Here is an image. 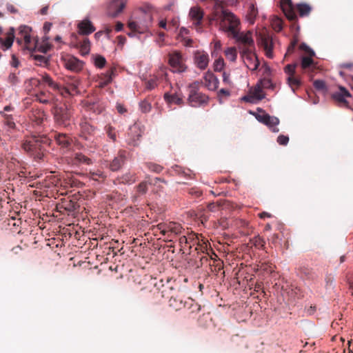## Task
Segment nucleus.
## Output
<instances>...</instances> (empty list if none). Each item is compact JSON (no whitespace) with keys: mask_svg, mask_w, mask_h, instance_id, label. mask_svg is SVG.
Returning a JSON list of instances; mask_svg holds the SVG:
<instances>
[{"mask_svg":"<svg viewBox=\"0 0 353 353\" xmlns=\"http://www.w3.org/2000/svg\"><path fill=\"white\" fill-rule=\"evenodd\" d=\"M65 86H61L54 82L50 75L45 74L37 80L39 85H47L53 90L57 91L63 97L74 96L79 94V80L76 76H66L64 77Z\"/></svg>","mask_w":353,"mask_h":353,"instance_id":"obj_1","label":"nucleus"},{"mask_svg":"<svg viewBox=\"0 0 353 353\" xmlns=\"http://www.w3.org/2000/svg\"><path fill=\"white\" fill-rule=\"evenodd\" d=\"M50 141V139L46 135L33 136L25 140L21 147L34 159L41 160L44 157Z\"/></svg>","mask_w":353,"mask_h":353,"instance_id":"obj_2","label":"nucleus"},{"mask_svg":"<svg viewBox=\"0 0 353 353\" xmlns=\"http://www.w3.org/2000/svg\"><path fill=\"white\" fill-rule=\"evenodd\" d=\"M201 83L195 81L188 85V103L193 108L205 107L209 103L208 95L200 91Z\"/></svg>","mask_w":353,"mask_h":353,"instance_id":"obj_3","label":"nucleus"},{"mask_svg":"<svg viewBox=\"0 0 353 353\" xmlns=\"http://www.w3.org/2000/svg\"><path fill=\"white\" fill-rule=\"evenodd\" d=\"M220 29L225 32L230 33L232 37H236L237 30L240 25V20L232 12L223 10L220 13Z\"/></svg>","mask_w":353,"mask_h":353,"instance_id":"obj_4","label":"nucleus"},{"mask_svg":"<svg viewBox=\"0 0 353 353\" xmlns=\"http://www.w3.org/2000/svg\"><path fill=\"white\" fill-rule=\"evenodd\" d=\"M162 296L169 299V305L176 310H179L184 306L185 297L183 292L175 290L172 286L163 285Z\"/></svg>","mask_w":353,"mask_h":353,"instance_id":"obj_5","label":"nucleus"},{"mask_svg":"<svg viewBox=\"0 0 353 353\" xmlns=\"http://www.w3.org/2000/svg\"><path fill=\"white\" fill-rule=\"evenodd\" d=\"M179 243L183 253L188 251V254H192L194 250L203 248V244L199 242L198 237L194 233H189L188 236L182 235L179 239Z\"/></svg>","mask_w":353,"mask_h":353,"instance_id":"obj_6","label":"nucleus"},{"mask_svg":"<svg viewBox=\"0 0 353 353\" xmlns=\"http://www.w3.org/2000/svg\"><path fill=\"white\" fill-rule=\"evenodd\" d=\"M53 114L55 123L58 126L68 128L70 125L72 112L68 107H55Z\"/></svg>","mask_w":353,"mask_h":353,"instance_id":"obj_7","label":"nucleus"},{"mask_svg":"<svg viewBox=\"0 0 353 353\" xmlns=\"http://www.w3.org/2000/svg\"><path fill=\"white\" fill-rule=\"evenodd\" d=\"M241 57L247 66L251 70H256L259 65V61L254 52V49L252 48H240Z\"/></svg>","mask_w":353,"mask_h":353,"instance_id":"obj_8","label":"nucleus"},{"mask_svg":"<svg viewBox=\"0 0 353 353\" xmlns=\"http://www.w3.org/2000/svg\"><path fill=\"white\" fill-rule=\"evenodd\" d=\"M168 63L174 72H183L186 70L183 56L179 51L174 50L168 54Z\"/></svg>","mask_w":353,"mask_h":353,"instance_id":"obj_9","label":"nucleus"},{"mask_svg":"<svg viewBox=\"0 0 353 353\" xmlns=\"http://www.w3.org/2000/svg\"><path fill=\"white\" fill-rule=\"evenodd\" d=\"M127 0H110L107 5V14L108 16L117 17L125 7Z\"/></svg>","mask_w":353,"mask_h":353,"instance_id":"obj_10","label":"nucleus"},{"mask_svg":"<svg viewBox=\"0 0 353 353\" xmlns=\"http://www.w3.org/2000/svg\"><path fill=\"white\" fill-rule=\"evenodd\" d=\"M65 68L74 72H78L83 69V63L77 57L66 54L61 58Z\"/></svg>","mask_w":353,"mask_h":353,"instance_id":"obj_11","label":"nucleus"},{"mask_svg":"<svg viewBox=\"0 0 353 353\" xmlns=\"http://www.w3.org/2000/svg\"><path fill=\"white\" fill-rule=\"evenodd\" d=\"M141 137V130L137 125L134 124L129 128L125 141L129 146L136 147L139 145Z\"/></svg>","mask_w":353,"mask_h":353,"instance_id":"obj_12","label":"nucleus"},{"mask_svg":"<svg viewBox=\"0 0 353 353\" xmlns=\"http://www.w3.org/2000/svg\"><path fill=\"white\" fill-rule=\"evenodd\" d=\"M95 133V128L89 122L84 120L80 123V134L81 138L88 141H93Z\"/></svg>","mask_w":353,"mask_h":353,"instance_id":"obj_13","label":"nucleus"},{"mask_svg":"<svg viewBox=\"0 0 353 353\" xmlns=\"http://www.w3.org/2000/svg\"><path fill=\"white\" fill-rule=\"evenodd\" d=\"M350 92L343 86L339 87V90L334 92L332 95V99L338 103L341 107L349 108V103L346 100L347 97H351Z\"/></svg>","mask_w":353,"mask_h":353,"instance_id":"obj_14","label":"nucleus"},{"mask_svg":"<svg viewBox=\"0 0 353 353\" xmlns=\"http://www.w3.org/2000/svg\"><path fill=\"white\" fill-rule=\"evenodd\" d=\"M52 137L61 148L69 150L71 148L72 139L68 134L54 132Z\"/></svg>","mask_w":353,"mask_h":353,"instance_id":"obj_15","label":"nucleus"},{"mask_svg":"<svg viewBox=\"0 0 353 353\" xmlns=\"http://www.w3.org/2000/svg\"><path fill=\"white\" fill-rule=\"evenodd\" d=\"M281 8L289 21H294L296 20L297 16L294 7L290 0H281Z\"/></svg>","mask_w":353,"mask_h":353,"instance_id":"obj_16","label":"nucleus"},{"mask_svg":"<svg viewBox=\"0 0 353 353\" xmlns=\"http://www.w3.org/2000/svg\"><path fill=\"white\" fill-rule=\"evenodd\" d=\"M194 63L201 70H205L209 63V55L205 51L196 50L194 54Z\"/></svg>","mask_w":353,"mask_h":353,"instance_id":"obj_17","label":"nucleus"},{"mask_svg":"<svg viewBox=\"0 0 353 353\" xmlns=\"http://www.w3.org/2000/svg\"><path fill=\"white\" fill-rule=\"evenodd\" d=\"M261 44L265 51V54L268 58H272L273 41L271 36L268 33L260 34Z\"/></svg>","mask_w":353,"mask_h":353,"instance_id":"obj_18","label":"nucleus"},{"mask_svg":"<svg viewBox=\"0 0 353 353\" xmlns=\"http://www.w3.org/2000/svg\"><path fill=\"white\" fill-rule=\"evenodd\" d=\"M232 37L243 44L241 48H252V49H254V40L250 32H248L247 33H240L239 29H238L236 37Z\"/></svg>","mask_w":353,"mask_h":353,"instance_id":"obj_19","label":"nucleus"},{"mask_svg":"<svg viewBox=\"0 0 353 353\" xmlns=\"http://www.w3.org/2000/svg\"><path fill=\"white\" fill-rule=\"evenodd\" d=\"M71 163L75 166L90 165L93 163V161L83 153L77 152L71 158Z\"/></svg>","mask_w":353,"mask_h":353,"instance_id":"obj_20","label":"nucleus"},{"mask_svg":"<svg viewBox=\"0 0 353 353\" xmlns=\"http://www.w3.org/2000/svg\"><path fill=\"white\" fill-rule=\"evenodd\" d=\"M203 79L205 81V86L209 90L214 91L218 88L219 81L212 72L208 71L205 72Z\"/></svg>","mask_w":353,"mask_h":353,"instance_id":"obj_21","label":"nucleus"},{"mask_svg":"<svg viewBox=\"0 0 353 353\" xmlns=\"http://www.w3.org/2000/svg\"><path fill=\"white\" fill-rule=\"evenodd\" d=\"M204 250H206V246L203 245L202 249L199 248V250H195L197 253V258L199 259V262L197 263V267H202L205 265H209L211 266L210 261L213 260L212 255H210L208 252H205Z\"/></svg>","mask_w":353,"mask_h":353,"instance_id":"obj_22","label":"nucleus"},{"mask_svg":"<svg viewBox=\"0 0 353 353\" xmlns=\"http://www.w3.org/2000/svg\"><path fill=\"white\" fill-rule=\"evenodd\" d=\"M126 159V151L119 150L117 157L110 164V168L112 171L119 170L124 164Z\"/></svg>","mask_w":353,"mask_h":353,"instance_id":"obj_23","label":"nucleus"},{"mask_svg":"<svg viewBox=\"0 0 353 353\" xmlns=\"http://www.w3.org/2000/svg\"><path fill=\"white\" fill-rule=\"evenodd\" d=\"M189 16L191 20L193 21L194 26L196 28H201L203 18V10L199 7H192L190 10Z\"/></svg>","mask_w":353,"mask_h":353,"instance_id":"obj_24","label":"nucleus"},{"mask_svg":"<svg viewBox=\"0 0 353 353\" xmlns=\"http://www.w3.org/2000/svg\"><path fill=\"white\" fill-rule=\"evenodd\" d=\"M31 29L26 26H22L19 28V34L23 37V43L27 49L31 50L34 48V44L32 41L30 34Z\"/></svg>","mask_w":353,"mask_h":353,"instance_id":"obj_25","label":"nucleus"},{"mask_svg":"<svg viewBox=\"0 0 353 353\" xmlns=\"http://www.w3.org/2000/svg\"><path fill=\"white\" fill-rule=\"evenodd\" d=\"M30 118L31 121L37 125H40L43 123L45 119H46V114L41 109L35 108L32 109Z\"/></svg>","mask_w":353,"mask_h":353,"instance_id":"obj_26","label":"nucleus"},{"mask_svg":"<svg viewBox=\"0 0 353 353\" xmlns=\"http://www.w3.org/2000/svg\"><path fill=\"white\" fill-rule=\"evenodd\" d=\"M79 32L81 34L88 35L95 31V28L88 19H84L78 23Z\"/></svg>","mask_w":353,"mask_h":353,"instance_id":"obj_27","label":"nucleus"},{"mask_svg":"<svg viewBox=\"0 0 353 353\" xmlns=\"http://www.w3.org/2000/svg\"><path fill=\"white\" fill-rule=\"evenodd\" d=\"M312 57H303L301 58V66L305 72H313L316 69V63Z\"/></svg>","mask_w":353,"mask_h":353,"instance_id":"obj_28","label":"nucleus"},{"mask_svg":"<svg viewBox=\"0 0 353 353\" xmlns=\"http://www.w3.org/2000/svg\"><path fill=\"white\" fill-rule=\"evenodd\" d=\"M167 229V237L171 239L174 236L181 234L184 231L181 224L175 222L168 223Z\"/></svg>","mask_w":353,"mask_h":353,"instance_id":"obj_29","label":"nucleus"},{"mask_svg":"<svg viewBox=\"0 0 353 353\" xmlns=\"http://www.w3.org/2000/svg\"><path fill=\"white\" fill-rule=\"evenodd\" d=\"M115 68H110L105 73H102L99 76V86L104 88L112 81L113 76L115 72Z\"/></svg>","mask_w":353,"mask_h":353,"instance_id":"obj_30","label":"nucleus"},{"mask_svg":"<svg viewBox=\"0 0 353 353\" xmlns=\"http://www.w3.org/2000/svg\"><path fill=\"white\" fill-rule=\"evenodd\" d=\"M14 39V29L11 28L7 33V37L6 39L0 38V42L1 45L5 48L3 50L10 48L13 43Z\"/></svg>","mask_w":353,"mask_h":353,"instance_id":"obj_31","label":"nucleus"},{"mask_svg":"<svg viewBox=\"0 0 353 353\" xmlns=\"http://www.w3.org/2000/svg\"><path fill=\"white\" fill-rule=\"evenodd\" d=\"M137 174L135 173L128 172L122 175L121 177L117 178V181L119 183L123 184H132L137 181Z\"/></svg>","mask_w":353,"mask_h":353,"instance_id":"obj_32","label":"nucleus"},{"mask_svg":"<svg viewBox=\"0 0 353 353\" xmlns=\"http://www.w3.org/2000/svg\"><path fill=\"white\" fill-rule=\"evenodd\" d=\"M164 99L169 103H174L179 105L183 104V98L176 94H170L168 93H165L164 95Z\"/></svg>","mask_w":353,"mask_h":353,"instance_id":"obj_33","label":"nucleus"},{"mask_svg":"<svg viewBox=\"0 0 353 353\" xmlns=\"http://www.w3.org/2000/svg\"><path fill=\"white\" fill-rule=\"evenodd\" d=\"M85 106L88 110L96 114H100L103 110V107L97 101H87Z\"/></svg>","mask_w":353,"mask_h":353,"instance_id":"obj_34","label":"nucleus"},{"mask_svg":"<svg viewBox=\"0 0 353 353\" xmlns=\"http://www.w3.org/2000/svg\"><path fill=\"white\" fill-rule=\"evenodd\" d=\"M153 99V97L148 96L139 103V108L142 112L147 113L151 110V102L152 101Z\"/></svg>","mask_w":353,"mask_h":353,"instance_id":"obj_35","label":"nucleus"},{"mask_svg":"<svg viewBox=\"0 0 353 353\" xmlns=\"http://www.w3.org/2000/svg\"><path fill=\"white\" fill-rule=\"evenodd\" d=\"M1 114L3 117V123L6 126L8 127V131L14 130L16 128V124L14 121L12 116L11 114H8L3 112H1Z\"/></svg>","mask_w":353,"mask_h":353,"instance_id":"obj_36","label":"nucleus"},{"mask_svg":"<svg viewBox=\"0 0 353 353\" xmlns=\"http://www.w3.org/2000/svg\"><path fill=\"white\" fill-rule=\"evenodd\" d=\"M89 177L90 179L98 181L99 183L103 182L106 179V175L101 170L90 171L89 172Z\"/></svg>","mask_w":353,"mask_h":353,"instance_id":"obj_37","label":"nucleus"},{"mask_svg":"<svg viewBox=\"0 0 353 353\" xmlns=\"http://www.w3.org/2000/svg\"><path fill=\"white\" fill-rule=\"evenodd\" d=\"M296 10L300 17L308 16L312 10V8L307 3H299L296 5Z\"/></svg>","mask_w":353,"mask_h":353,"instance_id":"obj_38","label":"nucleus"},{"mask_svg":"<svg viewBox=\"0 0 353 353\" xmlns=\"http://www.w3.org/2000/svg\"><path fill=\"white\" fill-rule=\"evenodd\" d=\"M287 83L294 92L301 85L300 79L298 77H295V75L288 76V77L287 78Z\"/></svg>","mask_w":353,"mask_h":353,"instance_id":"obj_39","label":"nucleus"},{"mask_svg":"<svg viewBox=\"0 0 353 353\" xmlns=\"http://www.w3.org/2000/svg\"><path fill=\"white\" fill-rule=\"evenodd\" d=\"M279 123V119L276 117L269 115L267 119V123H265L273 132H279V128L276 127Z\"/></svg>","mask_w":353,"mask_h":353,"instance_id":"obj_40","label":"nucleus"},{"mask_svg":"<svg viewBox=\"0 0 353 353\" xmlns=\"http://www.w3.org/2000/svg\"><path fill=\"white\" fill-rule=\"evenodd\" d=\"M258 14V10L254 6V4H250L248 10V12L246 15L248 21L253 24L254 23L255 19Z\"/></svg>","mask_w":353,"mask_h":353,"instance_id":"obj_41","label":"nucleus"},{"mask_svg":"<svg viewBox=\"0 0 353 353\" xmlns=\"http://www.w3.org/2000/svg\"><path fill=\"white\" fill-rule=\"evenodd\" d=\"M137 194L134 196V199H136L139 196L143 195L148 192V183L142 181L135 187Z\"/></svg>","mask_w":353,"mask_h":353,"instance_id":"obj_42","label":"nucleus"},{"mask_svg":"<svg viewBox=\"0 0 353 353\" xmlns=\"http://www.w3.org/2000/svg\"><path fill=\"white\" fill-rule=\"evenodd\" d=\"M79 47L82 55H86L90 52V41L88 38H85L82 41L79 42Z\"/></svg>","mask_w":353,"mask_h":353,"instance_id":"obj_43","label":"nucleus"},{"mask_svg":"<svg viewBox=\"0 0 353 353\" xmlns=\"http://www.w3.org/2000/svg\"><path fill=\"white\" fill-rule=\"evenodd\" d=\"M250 243L258 249H265V242L261 236H257L250 239Z\"/></svg>","mask_w":353,"mask_h":353,"instance_id":"obj_44","label":"nucleus"},{"mask_svg":"<svg viewBox=\"0 0 353 353\" xmlns=\"http://www.w3.org/2000/svg\"><path fill=\"white\" fill-rule=\"evenodd\" d=\"M104 130L111 141L113 142L117 141V131L114 127L110 125H107L105 126Z\"/></svg>","mask_w":353,"mask_h":353,"instance_id":"obj_45","label":"nucleus"},{"mask_svg":"<svg viewBox=\"0 0 353 353\" xmlns=\"http://www.w3.org/2000/svg\"><path fill=\"white\" fill-rule=\"evenodd\" d=\"M128 27L131 31L139 34H142L145 31V28H141L136 21H129L128 23Z\"/></svg>","mask_w":353,"mask_h":353,"instance_id":"obj_46","label":"nucleus"},{"mask_svg":"<svg viewBox=\"0 0 353 353\" xmlns=\"http://www.w3.org/2000/svg\"><path fill=\"white\" fill-rule=\"evenodd\" d=\"M225 55L228 59L231 61H235L237 57L236 49L234 47H230L225 50Z\"/></svg>","mask_w":353,"mask_h":353,"instance_id":"obj_47","label":"nucleus"},{"mask_svg":"<svg viewBox=\"0 0 353 353\" xmlns=\"http://www.w3.org/2000/svg\"><path fill=\"white\" fill-rule=\"evenodd\" d=\"M172 172H173L174 174L184 176L185 177H189L190 178V174L189 173L190 170H188L187 171L181 168L179 165H174L172 167Z\"/></svg>","mask_w":353,"mask_h":353,"instance_id":"obj_48","label":"nucleus"},{"mask_svg":"<svg viewBox=\"0 0 353 353\" xmlns=\"http://www.w3.org/2000/svg\"><path fill=\"white\" fill-rule=\"evenodd\" d=\"M37 98L42 103H48L52 99V95L50 93L47 94L44 92L41 91L39 94L37 95Z\"/></svg>","mask_w":353,"mask_h":353,"instance_id":"obj_49","label":"nucleus"},{"mask_svg":"<svg viewBox=\"0 0 353 353\" xmlns=\"http://www.w3.org/2000/svg\"><path fill=\"white\" fill-rule=\"evenodd\" d=\"M146 167L150 171L155 173H160L163 169V166H161V165L151 162L147 163Z\"/></svg>","mask_w":353,"mask_h":353,"instance_id":"obj_50","label":"nucleus"},{"mask_svg":"<svg viewBox=\"0 0 353 353\" xmlns=\"http://www.w3.org/2000/svg\"><path fill=\"white\" fill-rule=\"evenodd\" d=\"M259 84L261 85L262 88L274 89V85L272 83V81L266 78L261 79Z\"/></svg>","mask_w":353,"mask_h":353,"instance_id":"obj_51","label":"nucleus"},{"mask_svg":"<svg viewBox=\"0 0 353 353\" xmlns=\"http://www.w3.org/2000/svg\"><path fill=\"white\" fill-rule=\"evenodd\" d=\"M106 63L105 59L101 55H97L94 59V64L97 67L102 68Z\"/></svg>","mask_w":353,"mask_h":353,"instance_id":"obj_52","label":"nucleus"},{"mask_svg":"<svg viewBox=\"0 0 353 353\" xmlns=\"http://www.w3.org/2000/svg\"><path fill=\"white\" fill-rule=\"evenodd\" d=\"M296 65H297L296 63L287 65L284 68L285 72L286 74H288V76H291V75L294 76L295 75V69H296Z\"/></svg>","mask_w":353,"mask_h":353,"instance_id":"obj_53","label":"nucleus"},{"mask_svg":"<svg viewBox=\"0 0 353 353\" xmlns=\"http://www.w3.org/2000/svg\"><path fill=\"white\" fill-rule=\"evenodd\" d=\"M224 67V60L222 58L216 59L214 63V69L215 71L220 72Z\"/></svg>","mask_w":353,"mask_h":353,"instance_id":"obj_54","label":"nucleus"},{"mask_svg":"<svg viewBox=\"0 0 353 353\" xmlns=\"http://www.w3.org/2000/svg\"><path fill=\"white\" fill-rule=\"evenodd\" d=\"M313 85L317 90L325 91L326 90L325 81L322 80H315Z\"/></svg>","mask_w":353,"mask_h":353,"instance_id":"obj_55","label":"nucleus"},{"mask_svg":"<svg viewBox=\"0 0 353 353\" xmlns=\"http://www.w3.org/2000/svg\"><path fill=\"white\" fill-rule=\"evenodd\" d=\"M168 223H160L154 229L159 230L163 236H167Z\"/></svg>","mask_w":353,"mask_h":353,"instance_id":"obj_56","label":"nucleus"},{"mask_svg":"<svg viewBox=\"0 0 353 353\" xmlns=\"http://www.w3.org/2000/svg\"><path fill=\"white\" fill-rule=\"evenodd\" d=\"M196 301L190 297H185L183 301L184 306L183 308L187 309L188 311L190 310V308L192 307L193 304H194Z\"/></svg>","mask_w":353,"mask_h":353,"instance_id":"obj_57","label":"nucleus"},{"mask_svg":"<svg viewBox=\"0 0 353 353\" xmlns=\"http://www.w3.org/2000/svg\"><path fill=\"white\" fill-rule=\"evenodd\" d=\"M35 61H37L38 64L40 65H46L48 64V59L43 55H35L34 57Z\"/></svg>","mask_w":353,"mask_h":353,"instance_id":"obj_58","label":"nucleus"},{"mask_svg":"<svg viewBox=\"0 0 353 353\" xmlns=\"http://www.w3.org/2000/svg\"><path fill=\"white\" fill-rule=\"evenodd\" d=\"M262 89L263 88L261 87V85L259 84H257L256 87L254 88V97L260 100L263 99V97H264L263 94H261Z\"/></svg>","mask_w":353,"mask_h":353,"instance_id":"obj_59","label":"nucleus"},{"mask_svg":"<svg viewBox=\"0 0 353 353\" xmlns=\"http://www.w3.org/2000/svg\"><path fill=\"white\" fill-rule=\"evenodd\" d=\"M188 194L195 198H198L201 196L202 192L197 188H192L188 190Z\"/></svg>","mask_w":353,"mask_h":353,"instance_id":"obj_60","label":"nucleus"},{"mask_svg":"<svg viewBox=\"0 0 353 353\" xmlns=\"http://www.w3.org/2000/svg\"><path fill=\"white\" fill-rule=\"evenodd\" d=\"M334 281V276L331 274H327L325 278V287L327 288H331L333 285Z\"/></svg>","mask_w":353,"mask_h":353,"instance_id":"obj_61","label":"nucleus"},{"mask_svg":"<svg viewBox=\"0 0 353 353\" xmlns=\"http://www.w3.org/2000/svg\"><path fill=\"white\" fill-rule=\"evenodd\" d=\"M289 137L285 135H279L277 138V142L281 145H286L288 143Z\"/></svg>","mask_w":353,"mask_h":353,"instance_id":"obj_62","label":"nucleus"},{"mask_svg":"<svg viewBox=\"0 0 353 353\" xmlns=\"http://www.w3.org/2000/svg\"><path fill=\"white\" fill-rule=\"evenodd\" d=\"M201 310V305L198 303L193 304L192 307L189 310L190 314H197Z\"/></svg>","mask_w":353,"mask_h":353,"instance_id":"obj_63","label":"nucleus"},{"mask_svg":"<svg viewBox=\"0 0 353 353\" xmlns=\"http://www.w3.org/2000/svg\"><path fill=\"white\" fill-rule=\"evenodd\" d=\"M157 85V81L154 79L149 80L146 83V88L148 90H152Z\"/></svg>","mask_w":353,"mask_h":353,"instance_id":"obj_64","label":"nucleus"}]
</instances>
